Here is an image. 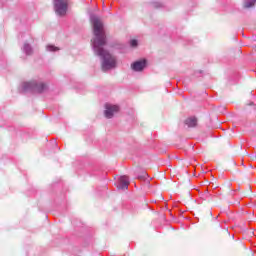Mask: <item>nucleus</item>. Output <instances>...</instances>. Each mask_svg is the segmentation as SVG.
<instances>
[{"label": "nucleus", "instance_id": "obj_10", "mask_svg": "<svg viewBox=\"0 0 256 256\" xmlns=\"http://www.w3.org/2000/svg\"><path fill=\"white\" fill-rule=\"evenodd\" d=\"M46 51H50L51 53H53L55 51H59V47L54 46V45H48V46H46Z\"/></svg>", "mask_w": 256, "mask_h": 256}, {"label": "nucleus", "instance_id": "obj_11", "mask_svg": "<svg viewBox=\"0 0 256 256\" xmlns=\"http://www.w3.org/2000/svg\"><path fill=\"white\" fill-rule=\"evenodd\" d=\"M153 7H155L156 9H159V7H163V4L161 2H154Z\"/></svg>", "mask_w": 256, "mask_h": 256}, {"label": "nucleus", "instance_id": "obj_3", "mask_svg": "<svg viewBox=\"0 0 256 256\" xmlns=\"http://www.w3.org/2000/svg\"><path fill=\"white\" fill-rule=\"evenodd\" d=\"M69 9V0H54V11L59 17H65Z\"/></svg>", "mask_w": 256, "mask_h": 256}, {"label": "nucleus", "instance_id": "obj_12", "mask_svg": "<svg viewBox=\"0 0 256 256\" xmlns=\"http://www.w3.org/2000/svg\"><path fill=\"white\" fill-rule=\"evenodd\" d=\"M130 45H131L132 47H137V40H131V41H130Z\"/></svg>", "mask_w": 256, "mask_h": 256}, {"label": "nucleus", "instance_id": "obj_8", "mask_svg": "<svg viewBox=\"0 0 256 256\" xmlns=\"http://www.w3.org/2000/svg\"><path fill=\"white\" fill-rule=\"evenodd\" d=\"M23 51L26 55L33 54V48H31V45H29V44H24Z\"/></svg>", "mask_w": 256, "mask_h": 256}, {"label": "nucleus", "instance_id": "obj_4", "mask_svg": "<svg viewBox=\"0 0 256 256\" xmlns=\"http://www.w3.org/2000/svg\"><path fill=\"white\" fill-rule=\"evenodd\" d=\"M116 113H119V106L118 105H112V104H106L105 105V111L104 115L106 119H112Z\"/></svg>", "mask_w": 256, "mask_h": 256}, {"label": "nucleus", "instance_id": "obj_7", "mask_svg": "<svg viewBox=\"0 0 256 256\" xmlns=\"http://www.w3.org/2000/svg\"><path fill=\"white\" fill-rule=\"evenodd\" d=\"M185 125H187V127H197V118L190 117V118L186 119Z\"/></svg>", "mask_w": 256, "mask_h": 256}, {"label": "nucleus", "instance_id": "obj_9", "mask_svg": "<svg viewBox=\"0 0 256 256\" xmlns=\"http://www.w3.org/2000/svg\"><path fill=\"white\" fill-rule=\"evenodd\" d=\"M255 3H256V0H245L244 7L246 9H249V8L253 7V5H255Z\"/></svg>", "mask_w": 256, "mask_h": 256}, {"label": "nucleus", "instance_id": "obj_5", "mask_svg": "<svg viewBox=\"0 0 256 256\" xmlns=\"http://www.w3.org/2000/svg\"><path fill=\"white\" fill-rule=\"evenodd\" d=\"M145 67H147V60H138L131 64L132 71L136 72L143 71Z\"/></svg>", "mask_w": 256, "mask_h": 256}, {"label": "nucleus", "instance_id": "obj_1", "mask_svg": "<svg viewBox=\"0 0 256 256\" xmlns=\"http://www.w3.org/2000/svg\"><path fill=\"white\" fill-rule=\"evenodd\" d=\"M90 21L94 35L91 40L93 51L97 57L101 58L102 71H111L117 67V58L104 48L107 45V36L103 22L94 15L90 17Z\"/></svg>", "mask_w": 256, "mask_h": 256}, {"label": "nucleus", "instance_id": "obj_2", "mask_svg": "<svg viewBox=\"0 0 256 256\" xmlns=\"http://www.w3.org/2000/svg\"><path fill=\"white\" fill-rule=\"evenodd\" d=\"M22 89L23 91H35L36 93H43V91L47 89V85L33 80L30 82H24L22 84Z\"/></svg>", "mask_w": 256, "mask_h": 256}, {"label": "nucleus", "instance_id": "obj_6", "mask_svg": "<svg viewBox=\"0 0 256 256\" xmlns=\"http://www.w3.org/2000/svg\"><path fill=\"white\" fill-rule=\"evenodd\" d=\"M129 188V177L127 176H121L119 179L118 189H122L125 191V189Z\"/></svg>", "mask_w": 256, "mask_h": 256}]
</instances>
